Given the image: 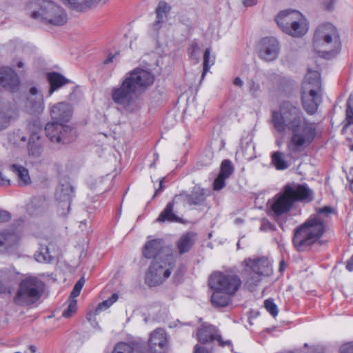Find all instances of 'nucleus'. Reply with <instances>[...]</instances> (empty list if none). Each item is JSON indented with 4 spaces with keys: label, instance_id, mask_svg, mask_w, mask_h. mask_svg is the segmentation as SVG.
<instances>
[{
    "label": "nucleus",
    "instance_id": "nucleus-1",
    "mask_svg": "<svg viewBox=\"0 0 353 353\" xmlns=\"http://www.w3.org/2000/svg\"><path fill=\"white\" fill-rule=\"evenodd\" d=\"M272 122L279 133L291 132L292 136L287 145L291 153L304 150L313 142L316 135L315 124L305 117L299 106L288 101L281 102L279 110L272 112Z\"/></svg>",
    "mask_w": 353,
    "mask_h": 353
},
{
    "label": "nucleus",
    "instance_id": "nucleus-2",
    "mask_svg": "<svg viewBox=\"0 0 353 353\" xmlns=\"http://www.w3.org/2000/svg\"><path fill=\"white\" fill-rule=\"evenodd\" d=\"M52 123L46 125V136L55 143L65 144L72 141L75 138V132L66 125L72 115L71 105L65 102L54 105L50 110Z\"/></svg>",
    "mask_w": 353,
    "mask_h": 353
},
{
    "label": "nucleus",
    "instance_id": "nucleus-3",
    "mask_svg": "<svg viewBox=\"0 0 353 353\" xmlns=\"http://www.w3.org/2000/svg\"><path fill=\"white\" fill-rule=\"evenodd\" d=\"M334 212V208L325 206L319 208L317 213L295 230L293 243L299 251L319 241L325 232L323 216H327Z\"/></svg>",
    "mask_w": 353,
    "mask_h": 353
},
{
    "label": "nucleus",
    "instance_id": "nucleus-4",
    "mask_svg": "<svg viewBox=\"0 0 353 353\" xmlns=\"http://www.w3.org/2000/svg\"><path fill=\"white\" fill-rule=\"evenodd\" d=\"M313 46L314 50L323 58L335 57L341 48L337 29L330 23L319 26L314 34Z\"/></svg>",
    "mask_w": 353,
    "mask_h": 353
},
{
    "label": "nucleus",
    "instance_id": "nucleus-5",
    "mask_svg": "<svg viewBox=\"0 0 353 353\" xmlns=\"http://www.w3.org/2000/svg\"><path fill=\"white\" fill-rule=\"evenodd\" d=\"M111 97L114 103L126 114L137 112L143 104L140 94L124 79L119 86L112 89Z\"/></svg>",
    "mask_w": 353,
    "mask_h": 353
},
{
    "label": "nucleus",
    "instance_id": "nucleus-6",
    "mask_svg": "<svg viewBox=\"0 0 353 353\" xmlns=\"http://www.w3.org/2000/svg\"><path fill=\"white\" fill-rule=\"evenodd\" d=\"M44 290V283L39 278L33 276L22 279L19 283L14 303L17 305L26 306L36 303Z\"/></svg>",
    "mask_w": 353,
    "mask_h": 353
},
{
    "label": "nucleus",
    "instance_id": "nucleus-7",
    "mask_svg": "<svg viewBox=\"0 0 353 353\" xmlns=\"http://www.w3.org/2000/svg\"><path fill=\"white\" fill-rule=\"evenodd\" d=\"M39 8L34 11L31 17L39 19L46 24L61 26L68 20L65 10L54 2L49 0H40L38 2Z\"/></svg>",
    "mask_w": 353,
    "mask_h": 353
},
{
    "label": "nucleus",
    "instance_id": "nucleus-8",
    "mask_svg": "<svg viewBox=\"0 0 353 353\" xmlns=\"http://www.w3.org/2000/svg\"><path fill=\"white\" fill-rule=\"evenodd\" d=\"M174 255L159 257L151 265L145 276V282L150 286H157L168 279L174 268Z\"/></svg>",
    "mask_w": 353,
    "mask_h": 353
},
{
    "label": "nucleus",
    "instance_id": "nucleus-9",
    "mask_svg": "<svg viewBox=\"0 0 353 353\" xmlns=\"http://www.w3.org/2000/svg\"><path fill=\"white\" fill-rule=\"evenodd\" d=\"M239 277L228 272H216L209 279V286L213 290L235 294L241 285Z\"/></svg>",
    "mask_w": 353,
    "mask_h": 353
},
{
    "label": "nucleus",
    "instance_id": "nucleus-10",
    "mask_svg": "<svg viewBox=\"0 0 353 353\" xmlns=\"http://www.w3.org/2000/svg\"><path fill=\"white\" fill-rule=\"evenodd\" d=\"M243 263L244 272L252 284H256L262 276H269L272 271L270 261L265 257L245 259Z\"/></svg>",
    "mask_w": 353,
    "mask_h": 353
},
{
    "label": "nucleus",
    "instance_id": "nucleus-11",
    "mask_svg": "<svg viewBox=\"0 0 353 353\" xmlns=\"http://www.w3.org/2000/svg\"><path fill=\"white\" fill-rule=\"evenodd\" d=\"M123 79L139 94L144 92L154 82V74L148 69L136 68L127 72Z\"/></svg>",
    "mask_w": 353,
    "mask_h": 353
},
{
    "label": "nucleus",
    "instance_id": "nucleus-12",
    "mask_svg": "<svg viewBox=\"0 0 353 353\" xmlns=\"http://www.w3.org/2000/svg\"><path fill=\"white\" fill-rule=\"evenodd\" d=\"M314 196L313 190L307 183L287 184L281 194H276L272 199H311Z\"/></svg>",
    "mask_w": 353,
    "mask_h": 353
},
{
    "label": "nucleus",
    "instance_id": "nucleus-13",
    "mask_svg": "<svg viewBox=\"0 0 353 353\" xmlns=\"http://www.w3.org/2000/svg\"><path fill=\"white\" fill-rule=\"evenodd\" d=\"M279 52V43L274 37L263 39L258 44V55L265 61L275 60Z\"/></svg>",
    "mask_w": 353,
    "mask_h": 353
},
{
    "label": "nucleus",
    "instance_id": "nucleus-14",
    "mask_svg": "<svg viewBox=\"0 0 353 353\" xmlns=\"http://www.w3.org/2000/svg\"><path fill=\"white\" fill-rule=\"evenodd\" d=\"M143 255L146 259L159 257L165 258L167 255H174L169 248L164 247V242L161 239H155L148 241L143 248Z\"/></svg>",
    "mask_w": 353,
    "mask_h": 353
},
{
    "label": "nucleus",
    "instance_id": "nucleus-15",
    "mask_svg": "<svg viewBox=\"0 0 353 353\" xmlns=\"http://www.w3.org/2000/svg\"><path fill=\"white\" fill-rule=\"evenodd\" d=\"M148 347L152 353H166L169 350V341L165 331L158 328L150 335Z\"/></svg>",
    "mask_w": 353,
    "mask_h": 353
},
{
    "label": "nucleus",
    "instance_id": "nucleus-16",
    "mask_svg": "<svg viewBox=\"0 0 353 353\" xmlns=\"http://www.w3.org/2000/svg\"><path fill=\"white\" fill-rule=\"evenodd\" d=\"M301 94H322L321 75L318 71H308L302 84Z\"/></svg>",
    "mask_w": 353,
    "mask_h": 353
},
{
    "label": "nucleus",
    "instance_id": "nucleus-17",
    "mask_svg": "<svg viewBox=\"0 0 353 353\" xmlns=\"http://www.w3.org/2000/svg\"><path fill=\"white\" fill-rule=\"evenodd\" d=\"M197 338L201 343H203L212 342L214 341H217L222 346L230 343V341L223 342L216 327L211 325L203 324L198 330Z\"/></svg>",
    "mask_w": 353,
    "mask_h": 353
},
{
    "label": "nucleus",
    "instance_id": "nucleus-18",
    "mask_svg": "<svg viewBox=\"0 0 353 353\" xmlns=\"http://www.w3.org/2000/svg\"><path fill=\"white\" fill-rule=\"evenodd\" d=\"M0 83L3 87L11 92L18 89L19 81L14 71L8 67H3L0 69Z\"/></svg>",
    "mask_w": 353,
    "mask_h": 353
},
{
    "label": "nucleus",
    "instance_id": "nucleus-19",
    "mask_svg": "<svg viewBox=\"0 0 353 353\" xmlns=\"http://www.w3.org/2000/svg\"><path fill=\"white\" fill-rule=\"evenodd\" d=\"M301 12L296 10H285L279 13L276 18L279 27L285 33L287 32V28L290 27L294 23Z\"/></svg>",
    "mask_w": 353,
    "mask_h": 353
},
{
    "label": "nucleus",
    "instance_id": "nucleus-20",
    "mask_svg": "<svg viewBox=\"0 0 353 353\" xmlns=\"http://www.w3.org/2000/svg\"><path fill=\"white\" fill-rule=\"evenodd\" d=\"M309 25L305 16L301 13L300 17L296 19L290 27L287 28L286 34L293 37H301L308 31Z\"/></svg>",
    "mask_w": 353,
    "mask_h": 353
},
{
    "label": "nucleus",
    "instance_id": "nucleus-21",
    "mask_svg": "<svg viewBox=\"0 0 353 353\" xmlns=\"http://www.w3.org/2000/svg\"><path fill=\"white\" fill-rule=\"evenodd\" d=\"M322 94H301V100L303 108L310 114H314L321 102Z\"/></svg>",
    "mask_w": 353,
    "mask_h": 353
},
{
    "label": "nucleus",
    "instance_id": "nucleus-22",
    "mask_svg": "<svg viewBox=\"0 0 353 353\" xmlns=\"http://www.w3.org/2000/svg\"><path fill=\"white\" fill-rule=\"evenodd\" d=\"M10 170L14 174L20 186H26L31 183L29 171L26 167L14 163L10 166Z\"/></svg>",
    "mask_w": 353,
    "mask_h": 353
},
{
    "label": "nucleus",
    "instance_id": "nucleus-23",
    "mask_svg": "<svg viewBox=\"0 0 353 353\" xmlns=\"http://www.w3.org/2000/svg\"><path fill=\"white\" fill-rule=\"evenodd\" d=\"M43 152V145L40 136L37 133L32 134L28 143L29 155L33 158H39Z\"/></svg>",
    "mask_w": 353,
    "mask_h": 353
},
{
    "label": "nucleus",
    "instance_id": "nucleus-24",
    "mask_svg": "<svg viewBox=\"0 0 353 353\" xmlns=\"http://www.w3.org/2000/svg\"><path fill=\"white\" fill-rule=\"evenodd\" d=\"M196 240V234L187 232L182 235L176 242V247L179 254H183L190 251Z\"/></svg>",
    "mask_w": 353,
    "mask_h": 353
},
{
    "label": "nucleus",
    "instance_id": "nucleus-25",
    "mask_svg": "<svg viewBox=\"0 0 353 353\" xmlns=\"http://www.w3.org/2000/svg\"><path fill=\"white\" fill-rule=\"evenodd\" d=\"M65 6L69 8L83 12L96 6L100 0H61Z\"/></svg>",
    "mask_w": 353,
    "mask_h": 353
},
{
    "label": "nucleus",
    "instance_id": "nucleus-26",
    "mask_svg": "<svg viewBox=\"0 0 353 353\" xmlns=\"http://www.w3.org/2000/svg\"><path fill=\"white\" fill-rule=\"evenodd\" d=\"M19 240V234L9 230L0 232V248L8 249L17 244Z\"/></svg>",
    "mask_w": 353,
    "mask_h": 353
},
{
    "label": "nucleus",
    "instance_id": "nucleus-27",
    "mask_svg": "<svg viewBox=\"0 0 353 353\" xmlns=\"http://www.w3.org/2000/svg\"><path fill=\"white\" fill-rule=\"evenodd\" d=\"M170 11V6L165 1H160L156 9L157 21L153 24L154 30H159L161 24L166 20L168 14Z\"/></svg>",
    "mask_w": 353,
    "mask_h": 353
},
{
    "label": "nucleus",
    "instance_id": "nucleus-28",
    "mask_svg": "<svg viewBox=\"0 0 353 353\" xmlns=\"http://www.w3.org/2000/svg\"><path fill=\"white\" fill-rule=\"evenodd\" d=\"M48 80L50 85V88L49 90L50 95H51L55 90L59 89L63 85L69 82L67 79L57 72L48 73Z\"/></svg>",
    "mask_w": 353,
    "mask_h": 353
},
{
    "label": "nucleus",
    "instance_id": "nucleus-29",
    "mask_svg": "<svg viewBox=\"0 0 353 353\" xmlns=\"http://www.w3.org/2000/svg\"><path fill=\"white\" fill-rule=\"evenodd\" d=\"M294 200H274L271 204V213L274 216H279L290 210Z\"/></svg>",
    "mask_w": 353,
    "mask_h": 353
},
{
    "label": "nucleus",
    "instance_id": "nucleus-30",
    "mask_svg": "<svg viewBox=\"0 0 353 353\" xmlns=\"http://www.w3.org/2000/svg\"><path fill=\"white\" fill-rule=\"evenodd\" d=\"M233 294L221 290H214L211 296V302L215 307H225L230 302V296Z\"/></svg>",
    "mask_w": 353,
    "mask_h": 353
},
{
    "label": "nucleus",
    "instance_id": "nucleus-31",
    "mask_svg": "<svg viewBox=\"0 0 353 353\" xmlns=\"http://www.w3.org/2000/svg\"><path fill=\"white\" fill-rule=\"evenodd\" d=\"M272 163L276 170H283L288 168L289 164L285 159L284 153L276 151L272 153L271 156Z\"/></svg>",
    "mask_w": 353,
    "mask_h": 353
},
{
    "label": "nucleus",
    "instance_id": "nucleus-32",
    "mask_svg": "<svg viewBox=\"0 0 353 353\" xmlns=\"http://www.w3.org/2000/svg\"><path fill=\"white\" fill-rule=\"evenodd\" d=\"M57 195L62 199H71L74 196V188L69 182L61 183L57 188Z\"/></svg>",
    "mask_w": 353,
    "mask_h": 353
},
{
    "label": "nucleus",
    "instance_id": "nucleus-33",
    "mask_svg": "<svg viewBox=\"0 0 353 353\" xmlns=\"http://www.w3.org/2000/svg\"><path fill=\"white\" fill-rule=\"evenodd\" d=\"M158 221H179V219L173 213V203H169L157 219Z\"/></svg>",
    "mask_w": 353,
    "mask_h": 353
},
{
    "label": "nucleus",
    "instance_id": "nucleus-34",
    "mask_svg": "<svg viewBox=\"0 0 353 353\" xmlns=\"http://www.w3.org/2000/svg\"><path fill=\"white\" fill-rule=\"evenodd\" d=\"M26 140V134L21 130L14 131L8 135L9 143L17 147L24 145Z\"/></svg>",
    "mask_w": 353,
    "mask_h": 353
},
{
    "label": "nucleus",
    "instance_id": "nucleus-35",
    "mask_svg": "<svg viewBox=\"0 0 353 353\" xmlns=\"http://www.w3.org/2000/svg\"><path fill=\"white\" fill-rule=\"evenodd\" d=\"M118 294L114 293L111 296L110 299L100 303L94 310V315H98L101 312L108 309L114 303L118 300Z\"/></svg>",
    "mask_w": 353,
    "mask_h": 353
},
{
    "label": "nucleus",
    "instance_id": "nucleus-36",
    "mask_svg": "<svg viewBox=\"0 0 353 353\" xmlns=\"http://www.w3.org/2000/svg\"><path fill=\"white\" fill-rule=\"evenodd\" d=\"M214 59H210V49L207 48L205 49L203 54V72L201 74V80H203L205 78V76L206 73L210 70V67L214 65Z\"/></svg>",
    "mask_w": 353,
    "mask_h": 353
},
{
    "label": "nucleus",
    "instance_id": "nucleus-37",
    "mask_svg": "<svg viewBox=\"0 0 353 353\" xmlns=\"http://www.w3.org/2000/svg\"><path fill=\"white\" fill-rule=\"evenodd\" d=\"M344 128H347L348 125L353 124V95L350 94L348 97L346 108V117L345 120Z\"/></svg>",
    "mask_w": 353,
    "mask_h": 353
},
{
    "label": "nucleus",
    "instance_id": "nucleus-38",
    "mask_svg": "<svg viewBox=\"0 0 353 353\" xmlns=\"http://www.w3.org/2000/svg\"><path fill=\"white\" fill-rule=\"evenodd\" d=\"M234 172V167L232 162L228 159H225L221 162L219 175L228 179Z\"/></svg>",
    "mask_w": 353,
    "mask_h": 353
},
{
    "label": "nucleus",
    "instance_id": "nucleus-39",
    "mask_svg": "<svg viewBox=\"0 0 353 353\" xmlns=\"http://www.w3.org/2000/svg\"><path fill=\"white\" fill-rule=\"evenodd\" d=\"M200 51L199 46L196 42H192L188 47V54L191 59L195 61L196 63H199Z\"/></svg>",
    "mask_w": 353,
    "mask_h": 353
},
{
    "label": "nucleus",
    "instance_id": "nucleus-40",
    "mask_svg": "<svg viewBox=\"0 0 353 353\" xmlns=\"http://www.w3.org/2000/svg\"><path fill=\"white\" fill-rule=\"evenodd\" d=\"M77 310V301L76 299H69L68 307L63 312L62 316L64 318H70Z\"/></svg>",
    "mask_w": 353,
    "mask_h": 353
},
{
    "label": "nucleus",
    "instance_id": "nucleus-41",
    "mask_svg": "<svg viewBox=\"0 0 353 353\" xmlns=\"http://www.w3.org/2000/svg\"><path fill=\"white\" fill-rule=\"evenodd\" d=\"M264 306L267 311L274 317L276 316L279 313L277 305L270 299L264 301Z\"/></svg>",
    "mask_w": 353,
    "mask_h": 353
},
{
    "label": "nucleus",
    "instance_id": "nucleus-42",
    "mask_svg": "<svg viewBox=\"0 0 353 353\" xmlns=\"http://www.w3.org/2000/svg\"><path fill=\"white\" fill-rule=\"evenodd\" d=\"M226 179L227 178L219 174L214 181L213 189L214 190H220L222 189L225 185Z\"/></svg>",
    "mask_w": 353,
    "mask_h": 353
},
{
    "label": "nucleus",
    "instance_id": "nucleus-43",
    "mask_svg": "<svg viewBox=\"0 0 353 353\" xmlns=\"http://www.w3.org/2000/svg\"><path fill=\"white\" fill-rule=\"evenodd\" d=\"M10 121V117L6 112H0V130L7 128Z\"/></svg>",
    "mask_w": 353,
    "mask_h": 353
},
{
    "label": "nucleus",
    "instance_id": "nucleus-44",
    "mask_svg": "<svg viewBox=\"0 0 353 353\" xmlns=\"http://www.w3.org/2000/svg\"><path fill=\"white\" fill-rule=\"evenodd\" d=\"M96 316L97 315H94V311L90 312L89 313H88L87 319L89 322H90L92 327L97 330H100V326L95 319Z\"/></svg>",
    "mask_w": 353,
    "mask_h": 353
},
{
    "label": "nucleus",
    "instance_id": "nucleus-45",
    "mask_svg": "<svg viewBox=\"0 0 353 353\" xmlns=\"http://www.w3.org/2000/svg\"><path fill=\"white\" fill-rule=\"evenodd\" d=\"M45 253L41 252H37L35 253V259L38 262H46L48 260V249H45Z\"/></svg>",
    "mask_w": 353,
    "mask_h": 353
},
{
    "label": "nucleus",
    "instance_id": "nucleus-46",
    "mask_svg": "<svg viewBox=\"0 0 353 353\" xmlns=\"http://www.w3.org/2000/svg\"><path fill=\"white\" fill-rule=\"evenodd\" d=\"M261 230L263 231H272L275 230V225L272 224L268 220L263 219L261 225Z\"/></svg>",
    "mask_w": 353,
    "mask_h": 353
},
{
    "label": "nucleus",
    "instance_id": "nucleus-47",
    "mask_svg": "<svg viewBox=\"0 0 353 353\" xmlns=\"http://www.w3.org/2000/svg\"><path fill=\"white\" fill-rule=\"evenodd\" d=\"M340 353H353V342L346 343L340 347Z\"/></svg>",
    "mask_w": 353,
    "mask_h": 353
},
{
    "label": "nucleus",
    "instance_id": "nucleus-48",
    "mask_svg": "<svg viewBox=\"0 0 353 353\" xmlns=\"http://www.w3.org/2000/svg\"><path fill=\"white\" fill-rule=\"evenodd\" d=\"M249 88H250V91L252 92V94L254 96H256L260 90L259 85L253 81H250L249 82Z\"/></svg>",
    "mask_w": 353,
    "mask_h": 353
},
{
    "label": "nucleus",
    "instance_id": "nucleus-49",
    "mask_svg": "<svg viewBox=\"0 0 353 353\" xmlns=\"http://www.w3.org/2000/svg\"><path fill=\"white\" fill-rule=\"evenodd\" d=\"M10 218L11 216L8 212L0 209V223L8 221Z\"/></svg>",
    "mask_w": 353,
    "mask_h": 353
},
{
    "label": "nucleus",
    "instance_id": "nucleus-50",
    "mask_svg": "<svg viewBox=\"0 0 353 353\" xmlns=\"http://www.w3.org/2000/svg\"><path fill=\"white\" fill-rule=\"evenodd\" d=\"M10 184V179L0 172V185L5 186Z\"/></svg>",
    "mask_w": 353,
    "mask_h": 353
},
{
    "label": "nucleus",
    "instance_id": "nucleus-51",
    "mask_svg": "<svg viewBox=\"0 0 353 353\" xmlns=\"http://www.w3.org/2000/svg\"><path fill=\"white\" fill-rule=\"evenodd\" d=\"M84 283H85V280L83 278H81L74 285V288H75L76 290H78L79 291L81 292L83 285H84Z\"/></svg>",
    "mask_w": 353,
    "mask_h": 353
},
{
    "label": "nucleus",
    "instance_id": "nucleus-52",
    "mask_svg": "<svg viewBox=\"0 0 353 353\" xmlns=\"http://www.w3.org/2000/svg\"><path fill=\"white\" fill-rule=\"evenodd\" d=\"M194 353H210L205 348L199 346V345H196L194 347Z\"/></svg>",
    "mask_w": 353,
    "mask_h": 353
},
{
    "label": "nucleus",
    "instance_id": "nucleus-53",
    "mask_svg": "<svg viewBox=\"0 0 353 353\" xmlns=\"http://www.w3.org/2000/svg\"><path fill=\"white\" fill-rule=\"evenodd\" d=\"M346 269L351 272L353 270V255L352 257L347 261L346 263Z\"/></svg>",
    "mask_w": 353,
    "mask_h": 353
},
{
    "label": "nucleus",
    "instance_id": "nucleus-54",
    "mask_svg": "<svg viewBox=\"0 0 353 353\" xmlns=\"http://www.w3.org/2000/svg\"><path fill=\"white\" fill-rule=\"evenodd\" d=\"M80 292H81L80 291H79L78 290H76L75 288H73V290L71 292L69 299H75V298L79 295Z\"/></svg>",
    "mask_w": 353,
    "mask_h": 353
},
{
    "label": "nucleus",
    "instance_id": "nucleus-55",
    "mask_svg": "<svg viewBox=\"0 0 353 353\" xmlns=\"http://www.w3.org/2000/svg\"><path fill=\"white\" fill-rule=\"evenodd\" d=\"M243 3L245 6H252L256 3V0H243Z\"/></svg>",
    "mask_w": 353,
    "mask_h": 353
},
{
    "label": "nucleus",
    "instance_id": "nucleus-56",
    "mask_svg": "<svg viewBox=\"0 0 353 353\" xmlns=\"http://www.w3.org/2000/svg\"><path fill=\"white\" fill-rule=\"evenodd\" d=\"M234 85L238 87H241L243 84V81L239 77H236L234 79L233 82Z\"/></svg>",
    "mask_w": 353,
    "mask_h": 353
},
{
    "label": "nucleus",
    "instance_id": "nucleus-57",
    "mask_svg": "<svg viewBox=\"0 0 353 353\" xmlns=\"http://www.w3.org/2000/svg\"><path fill=\"white\" fill-rule=\"evenodd\" d=\"M163 181H164V178H162L160 181V183H159V188L156 190L155 192H154V196H157L159 195V193L163 190Z\"/></svg>",
    "mask_w": 353,
    "mask_h": 353
},
{
    "label": "nucleus",
    "instance_id": "nucleus-58",
    "mask_svg": "<svg viewBox=\"0 0 353 353\" xmlns=\"http://www.w3.org/2000/svg\"><path fill=\"white\" fill-rule=\"evenodd\" d=\"M114 58V55H110L105 61H104V63L105 64H108V63H110L111 62H112L113 61V59Z\"/></svg>",
    "mask_w": 353,
    "mask_h": 353
},
{
    "label": "nucleus",
    "instance_id": "nucleus-59",
    "mask_svg": "<svg viewBox=\"0 0 353 353\" xmlns=\"http://www.w3.org/2000/svg\"><path fill=\"white\" fill-rule=\"evenodd\" d=\"M30 93L34 96V95H37L38 94V90L37 88L33 87V88H31L30 90Z\"/></svg>",
    "mask_w": 353,
    "mask_h": 353
},
{
    "label": "nucleus",
    "instance_id": "nucleus-60",
    "mask_svg": "<svg viewBox=\"0 0 353 353\" xmlns=\"http://www.w3.org/2000/svg\"><path fill=\"white\" fill-rule=\"evenodd\" d=\"M285 263L284 261H281L280 262V269H279V270L281 272V271H283L285 269Z\"/></svg>",
    "mask_w": 353,
    "mask_h": 353
},
{
    "label": "nucleus",
    "instance_id": "nucleus-61",
    "mask_svg": "<svg viewBox=\"0 0 353 353\" xmlns=\"http://www.w3.org/2000/svg\"><path fill=\"white\" fill-rule=\"evenodd\" d=\"M6 287L3 285V284L0 282V293H3L4 292H6Z\"/></svg>",
    "mask_w": 353,
    "mask_h": 353
},
{
    "label": "nucleus",
    "instance_id": "nucleus-62",
    "mask_svg": "<svg viewBox=\"0 0 353 353\" xmlns=\"http://www.w3.org/2000/svg\"><path fill=\"white\" fill-rule=\"evenodd\" d=\"M276 144L277 146L280 147L283 144L282 139H276Z\"/></svg>",
    "mask_w": 353,
    "mask_h": 353
},
{
    "label": "nucleus",
    "instance_id": "nucleus-63",
    "mask_svg": "<svg viewBox=\"0 0 353 353\" xmlns=\"http://www.w3.org/2000/svg\"><path fill=\"white\" fill-rule=\"evenodd\" d=\"M332 1H333V0H329V2L326 5L327 9H328V10L331 9V8L332 6Z\"/></svg>",
    "mask_w": 353,
    "mask_h": 353
},
{
    "label": "nucleus",
    "instance_id": "nucleus-64",
    "mask_svg": "<svg viewBox=\"0 0 353 353\" xmlns=\"http://www.w3.org/2000/svg\"><path fill=\"white\" fill-rule=\"evenodd\" d=\"M30 352H31L32 353H35V352H36V350H37V348H36V347H35V346H34V345H31V346L30 347Z\"/></svg>",
    "mask_w": 353,
    "mask_h": 353
}]
</instances>
